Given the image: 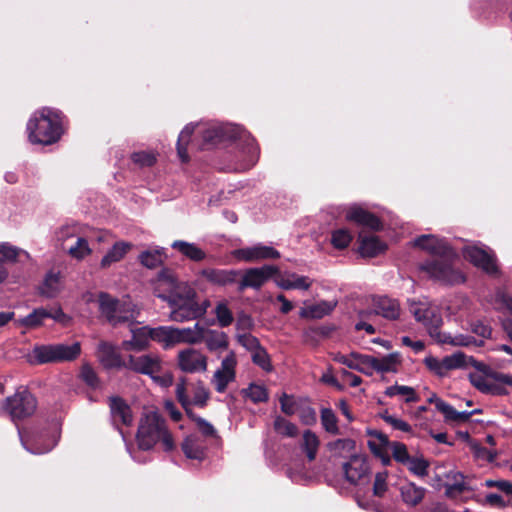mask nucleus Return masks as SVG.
<instances>
[{"mask_svg":"<svg viewBox=\"0 0 512 512\" xmlns=\"http://www.w3.org/2000/svg\"><path fill=\"white\" fill-rule=\"evenodd\" d=\"M413 244L437 257V259L428 260L420 266V269L429 277L450 285L465 281L462 272L452 266L451 260L455 253L444 239L431 234L421 235L414 239Z\"/></svg>","mask_w":512,"mask_h":512,"instance_id":"f257e3e1","label":"nucleus"},{"mask_svg":"<svg viewBox=\"0 0 512 512\" xmlns=\"http://www.w3.org/2000/svg\"><path fill=\"white\" fill-rule=\"evenodd\" d=\"M159 287L169 290L168 295H159L171 307L170 319L185 322L197 319L206 313V307L199 306L195 290L186 282H179L172 274L160 276Z\"/></svg>","mask_w":512,"mask_h":512,"instance_id":"f03ea898","label":"nucleus"},{"mask_svg":"<svg viewBox=\"0 0 512 512\" xmlns=\"http://www.w3.org/2000/svg\"><path fill=\"white\" fill-rule=\"evenodd\" d=\"M65 121L58 109L43 107L34 111L26 125L29 142L43 146L57 143L66 131Z\"/></svg>","mask_w":512,"mask_h":512,"instance_id":"7ed1b4c3","label":"nucleus"},{"mask_svg":"<svg viewBox=\"0 0 512 512\" xmlns=\"http://www.w3.org/2000/svg\"><path fill=\"white\" fill-rule=\"evenodd\" d=\"M205 144H216L221 141H239V148L243 163L240 169L253 167L258 160V147L254 138L243 127L231 123L210 124L201 130Z\"/></svg>","mask_w":512,"mask_h":512,"instance_id":"20e7f679","label":"nucleus"},{"mask_svg":"<svg viewBox=\"0 0 512 512\" xmlns=\"http://www.w3.org/2000/svg\"><path fill=\"white\" fill-rule=\"evenodd\" d=\"M409 311L415 317L416 321L421 323L428 331L429 335L440 344H449L451 346H470L476 343V340L464 334L451 335L439 330L442 325V316L440 309L426 299L410 300Z\"/></svg>","mask_w":512,"mask_h":512,"instance_id":"39448f33","label":"nucleus"},{"mask_svg":"<svg viewBox=\"0 0 512 512\" xmlns=\"http://www.w3.org/2000/svg\"><path fill=\"white\" fill-rule=\"evenodd\" d=\"M138 448L143 451L152 449L161 443L164 450L175 448L174 439L166 427L165 420L155 410H147L139 421L136 434Z\"/></svg>","mask_w":512,"mask_h":512,"instance_id":"423d86ee","label":"nucleus"},{"mask_svg":"<svg viewBox=\"0 0 512 512\" xmlns=\"http://www.w3.org/2000/svg\"><path fill=\"white\" fill-rule=\"evenodd\" d=\"M102 317L113 326L134 321L139 309L130 300H118L107 293H99L95 300Z\"/></svg>","mask_w":512,"mask_h":512,"instance_id":"0eeeda50","label":"nucleus"},{"mask_svg":"<svg viewBox=\"0 0 512 512\" xmlns=\"http://www.w3.org/2000/svg\"><path fill=\"white\" fill-rule=\"evenodd\" d=\"M23 447L35 455L45 454L51 451L58 443L60 429L57 425L49 429L34 430L29 433L19 431Z\"/></svg>","mask_w":512,"mask_h":512,"instance_id":"6e6552de","label":"nucleus"},{"mask_svg":"<svg viewBox=\"0 0 512 512\" xmlns=\"http://www.w3.org/2000/svg\"><path fill=\"white\" fill-rule=\"evenodd\" d=\"M128 323L131 338L121 343L123 350L140 352L147 349L151 341H156L164 346V339L160 336V331H164L163 326L151 328L149 326H138L134 321Z\"/></svg>","mask_w":512,"mask_h":512,"instance_id":"1a4fd4ad","label":"nucleus"},{"mask_svg":"<svg viewBox=\"0 0 512 512\" xmlns=\"http://www.w3.org/2000/svg\"><path fill=\"white\" fill-rule=\"evenodd\" d=\"M462 254L466 260L487 274H497L498 267L495 255L487 246L479 242H470L463 247Z\"/></svg>","mask_w":512,"mask_h":512,"instance_id":"9d476101","label":"nucleus"},{"mask_svg":"<svg viewBox=\"0 0 512 512\" xmlns=\"http://www.w3.org/2000/svg\"><path fill=\"white\" fill-rule=\"evenodd\" d=\"M164 331H160V336L164 339V347L169 348L179 343L197 344L202 342L204 337V327L198 323L191 328H174L163 326Z\"/></svg>","mask_w":512,"mask_h":512,"instance_id":"9b49d317","label":"nucleus"},{"mask_svg":"<svg viewBox=\"0 0 512 512\" xmlns=\"http://www.w3.org/2000/svg\"><path fill=\"white\" fill-rule=\"evenodd\" d=\"M37 402L35 397L26 389L17 391L6 400L5 409L12 420H20L31 416L36 410Z\"/></svg>","mask_w":512,"mask_h":512,"instance_id":"f8f14e48","label":"nucleus"},{"mask_svg":"<svg viewBox=\"0 0 512 512\" xmlns=\"http://www.w3.org/2000/svg\"><path fill=\"white\" fill-rule=\"evenodd\" d=\"M237 357L230 351L221 361L211 378V385L218 393H224L236 379Z\"/></svg>","mask_w":512,"mask_h":512,"instance_id":"ddd939ff","label":"nucleus"},{"mask_svg":"<svg viewBox=\"0 0 512 512\" xmlns=\"http://www.w3.org/2000/svg\"><path fill=\"white\" fill-rule=\"evenodd\" d=\"M125 368L133 372L154 376L162 370V360L156 354L129 355L126 358Z\"/></svg>","mask_w":512,"mask_h":512,"instance_id":"4468645a","label":"nucleus"},{"mask_svg":"<svg viewBox=\"0 0 512 512\" xmlns=\"http://www.w3.org/2000/svg\"><path fill=\"white\" fill-rule=\"evenodd\" d=\"M279 269L274 265H264L257 268H249L244 271L239 288L259 289L261 288L273 275L278 274Z\"/></svg>","mask_w":512,"mask_h":512,"instance_id":"2eb2a0df","label":"nucleus"},{"mask_svg":"<svg viewBox=\"0 0 512 512\" xmlns=\"http://www.w3.org/2000/svg\"><path fill=\"white\" fill-rule=\"evenodd\" d=\"M233 256L240 261L257 262L266 259H277L280 257V253L271 246L256 244L233 251Z\"/></svg>","mask_w":512,"mask_h":512,"instance_id":"dca6fc26","label":"nucleus"},{"mask_svg":"<svg viewBox=\"0 0 512 512\" xmlns=\"http://www.w3.org/2000/svg\"><path fill=\"white\" fill-rule=\"evenodd\" d=\"M474 373H470L469 379L471 384L485 394L500 395L503 393V388L496 384L495 372H493L487 365L486 369H476Z\"/></svg>","mask_w":512,"mask_h":512,"instance_id":"f3484780","label":"nucleus"},{"mask_svg":"<svg viewBox=\"0 0 512 512\" xmlns=\"http://www.w3.org/2000/svg\"><path fill=\"white\" fill-rule=\"evenodd\" d=\"M178 365L184 372H204L207 370V357L199 350L187 348L178 353Z\"/></svg>","mask_w":512,"mask_h":512,"instance_id":"a211bd4d","label":"nucleus"},{"mask_svg":"<svg viewBox=\"0 0 512 512\" xmlns=\"http://www.w3.org/2000/svg\"><path fill=\"white\" fill-rule=\"evenodd\" d=\"M343 471L346 480L356 485L368 476L370 467L365 456L352 455L349 461L343 465Z\"/></svg>","mask_w":512,"mask_h":512,"instance_id":"6ab92c4d","label":"nucleus"},{"mask_svg":"<svg viewBox=\"0 0 512 512\" xmlns=\"http://www.w3.org/2000/svg\"><path fill=\"white\" fill-rule=\"evenodd\" d=\"M402 362V356L399 352L379 356L372 355L371 376L374 373L381 375L396 374L399 372Z\"/></svg>","mask_w":512,"mask_h":512,"instance_id":"aec40b11","label":"nucleus"},{"mask_svg":"<svg viewBox=\"0 0 512 512\" xmlns=\"http://www.w3.org/2000/svg\"><path fill=\"white\" fill-rule=\"evenodd\" d=\"M334 360L347 366L349 369L356 370L366 376H371L372 355L351 352L349 354L338 353Z\"/></svg>","mask_w":512,"mask_h":512,"instance_id":"412c9836","label":"nucleus"},{"mask_svg":"<svg viewBox=\"0 0 512 512\" xmlns=\"http://www.w3.org/2000/svg\"><path fill=\"white\" fill-rule=\"evenodd\" d=\"M96 356L99 362L107 369L125 368L126 359L120 355L118 348L109 342H100Z\"/></svg>","mask_w":512,"mask_h":512,"instance_id":"4be33fe9","label":"nucleus"},{"mask_svg":"<svg viewBox=\"0 0 512 512\" xmlns=\"http://www.w3.org/2000/svg\"><path fill=\"white\" fill-rule=\"evenodd\" d=\"M345 217L347 220L365 228L372 230H379L381 228L380 220L375 215L358 205L348 207Z\"/></svg>","mask_w":512,"mask_h":512,"instance_id":"5701e85b","label":"nucleus"},{"mask_svg":"<svg viewBox=\"0 0 512 512\" xmlns=\"http://www.w3.org/2000/svg\"><path fill=\"white\" fill-rule=\"evenodd\" d=\"M207 444L199 434L188 435L181 444L183 453L188 459L203 461L206 456Z\"/></svg>","mask_w":512,"mask_h":512,"instance_id":"b1692460","label":"nucleus"},{"mask_svg":"<svg viewBox=\"0 0 512 512\" xmlns=\"http://www.w3.org/2000/svg\"><path fill=\"white\" fill-rule=\"evenodd\" d=\"M276 285L284 290H309L313 281L303 275L294 272H283L275 280Z\"/></svg>","mask_w":512,"mask_h":512,"instance_id":"393cba45","label":"nucleus"},{"mask_svg":"<svg viewBox=\"0 0 512 512\" xmlns=\"http://www.w3.org/2000/svg\"><path fill=\"white\" fill-rule=\"evenodd\" d=\"M446 365L448 373L452 370L474 367L475 369H486V364L475 360L463 352H455L442 358Z\"/></svg>","mask_w":512,"mask_h":512,"instance_id":"a878e982","label":"nucleus"},{"mask_svg":"<svg viewBox=\"0 0 512 512\" xmlns=\"http://www.w3.org/2000/svg\"><path fill=\"white\" fill-rule=\"evenodd\" d=\"M359 252L363 257H375L387 249L385 242L372 234L359 233Z\"/></svg>","mask_w":512,"mask_h":512,"instance_id":"bb28decb","label":"nucleus"},{"mask_svg":"<svg viewBox=\"0 0 512 512\" xmlns=\"http://www.w3.org/2000/svg\"><path fill=\"white\" fill-rule=\"evenodd\" d=\"M110 410L114 423L131 425L133 415L131 408L119 397L110 399Z\"/></svg>","mask_w":512,"mask_h":512,"instance_id":"cd10ccee","label":"nucleus"},{"mask_svg":"<svg viewBox=\"0 0 512 512\" xmlns=\"http://www.w3.org/2000/svg\"><path fill=\"white\" fill-rule=\"evenodd\" d=\"M399 490L402 501L411 507L420 504L426 494L425 488L417 486L415 483L410 481L404 483Z\"/></svg>","mask_w":512,"mask_h":512,"instance_id":"c85d7f7f","label":"nucleus"},{"mask_svg":"<svg viewBox=\"0 0 512 512\" xmlns=\"http://www.w3.org/2000/svg\"><path fill=\"white\" fill-rule=\"evenodd\" d=\"M336 302L333 301H320L315 304L303 307L299 315L302 318L320 319L330 314L336 307Z\"/></svg>","mask_w":512,"mask_h":512,"instance_id":"c756f323","label":"nucleus"},{"mask_svg":"<svg viewBox=\"0 0 512 512\" xmlns=\"http://www.w3.org/2000/svg\"><path fill=\"white\" fill-rule=\"evenodd\" d=\"M30 255L27 251L14 246L8 242H0V264L5 262L17 263L29 260Z\"/></svg>","mask_w":512,"mask_h":512,"instance_id":"7c9ffc66","label":"nucleus"},{"mask_svg":"<svg viewBox=\"0 0 512 512\" xmlns=\"http://www.w3.org/2000/svg\"><path fill=\"white\" fill-rule=\"evenodd\" d=\"M171 247L180 252L186 258L199 262L206 259L207 255L198 245L182 240H176Z\"/></svg>","mask_w":512,"mask_h":512,"instance_id":"2f4dec72","label":"nucleus"},{"mask_svg":"<svg viewBox=\"0 0 512 512\" xmlns=\"http://www.w3.org/2000/svg\"><path fill=\"white\" fill-rule=\"evenodd\" d=\"M374 310L376 314L391 320L396 319L400 314L398 301L388 297H380L377 299Z\"/></svg>","mask_w":512,"mask_h":512,"instance_id":"473e14b6","label":"nucleus"},{"mask_svg":"<svg viewBox=\"0 0 512 512\" xmlns=\"http://www.w3.org/2000/svg\"><path fill=\"white\" fill-rule=\"evenodd\" d=\"M131 244L127 242H116L112 248L103 256L100 265L102 268H108L112 264L119 262L130 250Z\"/></svg>","mask_w":512,"mask_h":512,"instance_id":"72a5a7b5","label":"nucleus"},{"mask_svg":"<svg viewBox=\"0 0 512 512\" xmlns=\"http://www.w3.org/2000/svg\"><path fill=\"white\" fill-rule=\"evenodd\" d=\"M201 275L212 283L225 285L234 282L237 272L234 270L207 268L201 271Z\"/></svg>","mask_w":512,"mask_h":512,"instance_id":"f704fd0d","label":"nucleus"},{"mask_svg":"<svg viewBox=\"0 0 512 512\" xmlns=\"http://www.w3.org/2000/svg\"><path fill=\"white\" fill-rule=\"evenodd\" d=\"M300 447L309 461L315 460L320 447L319 437L311 430H305L302 435Z\"/></svg>","mask_w":512,"mask_h":512,"instance_id":"c9c22d12","label":"nucleus"},{"mask_svg":"<svg viewBox=\"0 0 512 512\" xmlns=\"http://www.w3.org/2000/svg\"><path fill=\"white\" fill-rule=\"evenodd\" d=\"M29 361L35 364L57 362L55 345L35 346L29 355Z\"/></svg>","mask_w":512,"mask_h":512,"instance_id":"e433bc0d","label":"nucleus"},{"mask_svg":"<svg viewBox=\"0 0 512 512\" xmlns=\"http://www.w3.org/2000/svg\"><path fill=\"white\" fill-rule=\"evenodd\" d=\"M61 289V274L54 271L48 272L40 288L41 294L48 298H52L55 297Z\"/></svg>","mask_w":512,"mask_h":512,"instance_id":"4c0bfd02","label":"nucleus"},{"mask_svg":"<svg viewBox=\"0 0 512 512\" xmlns=\"http://www.w3.org/2000/svg\"><path fill=\"white\" fill-rule=\"evenodd\" d=\"M441 406L439 412L444 415L445 421L456 425L467 422L474 413L478 412V410L460 412L448 403L441 404Z\"/></svg>","mask_w":512,"mask_h":512,"instance_id":"58836bf2","label":"nucleus"},{"mask_svg":"<svg viewBox=\"0 0 512 512\" xmlns=\"http://www.w3.org/2000/svg\"><path fill=\"white\" fill-rule=\"evenodd\" d=\"M210 351L226 349L228 347V338L224 332L216 330H206L204 328L203 340Z\"/></svg>","mask_w":512,"mask_h":512,"instance_id":"ea45409f","label":"nucleus"},{"mask_svg":"<svg viewBox=\"0 0 512 512\" xmlns=\"http://www.w3.org/2000/svg\"><path fill=\"white\" fill-rule=\"evenodd\" d=\"M446 479V493L449 496H454L458 493H461L467 489V484L465 482L464 476L462 473L458 471H449L445 474Z\"/></svg>","mask_w":512,"mask_h":512,"instance_id":"a19ab883","label":"nucleus"},{"mask_svg":"<svg viewBox=\"0 0 512 512\" xmlns=\"http://www.w3.org/2000/svg\"><path fill=\"white\" fill-rule=\"evenodd\" d=\"M71 258L81 261L92 253L88 241L84 237H76L74 244L63 249Z\"/></svg>","mask_w":512,"mask_h":512,"instance_id":"79ce46f5","label":"nucleus"},{"mask_svg":"<svg viewBox=\"0 0 512 512\" xmlns=\"http://www.w3.org/2000/svg\"><path fill=\"white\" fill-rule=\"evenodd\" d=\"M196 126H198V124L190 123L186 125L179 134L177 141V152L182 162H187L189 160V156L187 154V145Z\"/></svg>","mask_w":512,"mask_h":512,"instance_id":"37998d69","label":"nucleus"},{"mask_svg":"<svg viewBox=\"0 0 512 512\" xmlns=\"http://www.w3.org/2000/svg\"><path fill=\"white\" fill-rule=\"evenodd\" d=\"M56 361H72L81 353V346L78 342L71 345L55 344Z\"/></svg>","mask_w":512,"mask_h":512,"instance_id":"c03bdc74","label":"nucleus"},{"mask_svg":"<svg viewBox=\"0 0 512 512\" xmlns=\"http://www.w3.org/2000/svg\"><path fill=\"white\" fill-rule=\"evenodd\" d=\"M385 395L388 397L399 396L404 399L405 402H417L418 396L414 388L405 385H392L386 388Z\"/></svg>","mask_w":512,"mask_h":512,"instance_id":"a18cd8bd","label":"nucleus"},{"mask_svg":"<svg viewBox=\"0 0 512 512\" xmlns=\"http://www.w3.org/2000/svg\"><path fill=\"white\" fill-rule=\"evenodd\" d=\"M279 403L281 411L288 416H292L298 413L301 406L304 404V402L294 397L293 395H288L286 393H282L279 397Z\"/></svg>","mask_w":512,"mask_h":512,"instance_id":"49530a36","label":"nucleus"},{"mask_svg":"<svg viewBox=\"0 0 512 512\" xmlns=\"http://www.w3.org/2000/svg\"><path fill=\"white\" fill-rule=\"evenodd\" d=\"M327 448L331 453H333V455L338 457H345L354 450L355 442L349 438L337 439L335 441L329 442L327 444Z\"/></svg>","mask_w":512,"mask_h":512,"instance_id":"de8ad7c7","label":"nucleus"},{"mask_svg":"<svg viewBox=\"0 0 512 512\" xmlns=\"http://www.w3.org/2000/svg\"><path fill=\"white\" fill-rule=\"evenodd\" d=\"M164 257L162 249H153L142 252L139 255V260L145 267L153 269L163 263Z\"/></svg>","mask_w":512,"mask_h":512,"instance_id":"09e8293b","label":"nucleus"},{"mask_svg":"<svg viewBox=\"0 0 512 512\" xmlns=\"http://www.w3.org/2000/svg\"><path fill=\"white\" fill-rule=\"evenodd\" d=\"M46 318H48V311L43 308H39V309H35L32 313H30L26 317L18 319L16 321V323L19 326H24L27 328H36V327L40 326L42 324L43 320Z\"/></svg>","mask_w":512,"mask_h":512,"instance_id":"8fccbe9b","label":"nucleus"},{"mask_svg":"<svg viewBox=\"0 0 512 512\" xmlns=\"http://www.w3.org/2000/svg\"><path fill=\"white\" fill-rule=\"evenodd\" d=\"M273 426L276 433L284 437L294 438L299 432L298 427L294 423L282 416H277L275 418Z\"/></svg>","mask_w":512,"mask_h":512,"instance_id":"3c124183","label":"nucleus"},{"mask_svg":"<svg viewBox=\"0 0 512 512\" xmlns=\"http://www.w3.org/2000/svg\"><path fill=\"white\" fill-rule=\"evenodd\" d=\"M353 239L351 232L345 228H339L332 232L331 244L336 249H344Z\"/></svg>","mask_w":512,"mask_h":512,"instance_id":"603ef678","label":"nucleus"},{"mask_svg":"<svg viewBox=\"0 0 512 512\" xmlns=\"http://www.w3.org/2000/svg\"><path fill=\"white\" fill-rule=\"evenodd\" d=\"M131 160L139 167H150L155 164L157 154L152 150L137 151L131 154Z\"/></svg>","mask_w":512,"mask_h":512,"instance_id":"864d4df0","label":"nucleus"},{"mask_svg":"<svg viewBox=\"0 0 512 512\" xmlns=\"http://www.w3.org/2000/svg\"><path fill=\"white\" fill-rule=\"evenodd\" d=\"M405 466L416 476L424 477L428 474V462L423 457H410Z\"/></svg>","mask_w":512,"mask_h":512,"instance_id":"5fc2aeb1","label":"nucleus"},{"mask_svg":"<svg viewBox=\"0 0 512 512\" xmlns=\"http://www.w3.org/2000/svg\"><path fill=\"white\" fill-rule=\"evenodd\" d=\"M391 443L389 442L386 435L382 433L375 434V439L368 441V447L371 452L378 457H382L383 453L387 450V447H390Z\"/></svg>","mask_w":512,"mask_h":512,"instance_id":"6e6d98bb","label":"nucleus"},{"mask_svg":"<svg viewBox=\"0 0 512 512\" xmlns=\"http://www.w3.org/2000/svg\"><path fill=\"white\" fill-rule=\"evenodd\" d=\"M321 423L323 428L331 434H338L339 427L337 425V418L334 412L329 408H323L321 410Z\"/></svg>","mask_w":512,"mask_h":512,"instance_id":"4d7b16f0","label":"nucleus"},{"mask_svg":"<svg viewBox=\"0 0 512 512\" xmlns=\"http://www.w3.org/2000/svg\"><path fill=\"white\" fill-rule=\"evenodd\" d=\"M215 315L221 327L232 324L234 317L226 302H219L215 307Z\"/></svg>","mask_w":512,"mask_h":512,"instance_id":"13d9d810","label":"nucleus"},{"mask_svg":"<svg viewBox=\"0 0 512 512\" xmlns=\"http://www.w3.org/2000/svg\"><path fill=\"white\" fill-rule=\"evenodd\" d=\"M190 390L193 393V395L190 396L191 404L203 406L209 397L208 390L204 384L199 381L193 385Z\"/></svg>","mask_w":512,"mask_h":512,"instance_id":"bf43d9fd","label":"nucleus"},{"mask_svg":"<svg viewBox=\"0 0 512 512\" xmlns=\"http://www.w3.org/2000/svg\"><path fill=\"white\" fill-rule=\"evenodd\" d=\"M426 367L435 375L444 377L448 374L446 365L443 359H439L434 356H428L424 359Z\"/></svg>","mask_w":512,"mask_h":512,"instance_id":"052dcab7","label":"nucleus"},{"mask_svg":"<svg viewBox=\"0 0 512 512\" xmlns=\"http://www.w3.org/2000/svg\"><path fill=\"white\" fill-rule=\"evenodd\" d=\"M236 339L241 346L251 353L261 346L259 340L249 332H237Z\"/></svg>","mask_w":512,"mask_h":512,"instance_id":"680f3d73","label":"nucleus"},{"mask_svg":"<svg viewBox=\"0 0 512 512\" xmlns=\"http://www.w3.org/2000/svg\"><path fill=\"white\" fill-rule=\"evenodd\" d=\"M387 479H388L387 471H382V472L376 473L374 483H373L374 496H376V497L384 496V494L388 490Z\"/></svg>","mask_w":512,"mask_h":512,"instance_id":"e2e57ef3","label":"nucleus"},{"mask_svg":"<svg viewBox=\"0 0 512 512\" xmlns=\"http://www.w3.org/2000/svg\"><path fill=\"white\" fill-rule=\"evenodd\" d=\"M176 397L183 408L188 411V407L191 405V399L189 395V388L185 379H181L176 384Z\"/></svg>","mask_w":512,"mask_h":512,"instance_id":"0e129e2a","label":"nucleus"},{"mask_svg":"<svg viewBox=\"0 0 512 512\" xmlns=\"http://www.w3.org/2000/svg\"><path fill=\"white\" fill-rule=\"evenodd\" d=\"M246 395L255 403L265 402L268 399V393L266 389L263 386L257 384H251L246 390Z\"/></svg>","mask_w":512,"mask_h":512,"instance_id":"69168bd1","label":"nucleus"},{"mask_svg":"<svg viewBox=\"0 0 512 512\" xmlns=\"http://www.w3.org/2000/svg\"><path fill=\"white\" fill-rule=\"evenodd\" d=\"M390 449L392 451L393 458L403 465H405L411 457L407 451L406 446L402 443L392 442Z\"/></svg>","mask_w":512,"mask_h":512,"instance_id":"338daca9","label":"nucleus"},{"mask_svg":"<svg viewBox=\"0 0 512 512\" xmlns=\"http://www.w3.org/2000/svg\"><path fill=\"white\" fill-rule=\"evenodd\" d=\"M495 305L499 310H506L512 314V296L503 291H497L495 294Z\"/></svg>","mask_w":512,"mask_h":512,"instance_id":"774afa93","label":"nucleus"}]
</instances>
